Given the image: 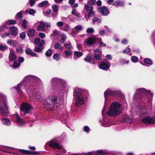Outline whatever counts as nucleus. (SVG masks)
Returning <instances> with one entry per match:
<instances>
[{"instance_id": "31", "label": "nucleus", "mask_w": 155, "mask_h": 155, "mask_svg": "<svg viewBox=\"0 0 155 155\" xmlns=\"http://www.w3.org/2000/svg\"><path fill=\"white\" fill-rule=\"evenodd\" d=\"M92 21L93 22V23L94 24L96 22L98 23H100L101 22V19L97 17L94 18L92 19Z\"/></svg>"}, {"instance_id": "33", "label": "nucleus", "mask_w": 155, "mask_h": 155, "mask_svg": "<svg viewBox=\"0 0 155 155\" xmlns=\"http://www.w3.org/2000/svg\"><path fill=\"white\" fill-rule=\"evenodd\" d=\"M8 48V47L5 45H0V50L2 51L5 50Z\"/></svg>"}, {"instance_id": "26", "label": "nucleus", "mask_w": 155, "mask_h": 155, "mask_svg": "<svg viewBox=\"0 0 155 155\" xmlns=\"http://www.w3.org/2000/svg\"><path fill=\"white\" fill-rule=\"evenodd\" d=\"M52 8L53 11L54 13H58V11L59 7L56 5H52Z\"/></svg>"}, {"instance_id": "38", "label": "nucleus", "mask_w": 155, "mask_h": 155, "mask_svg": "<svg viewBox=\"0 0 155 155\" xmlns=\"http://www.w3.org/2000/svg\"><path fill=\"white\" fill-rule=\"evenodd\" d=\"M21 152L24 153H31V154H36L37 153L35 152H31L28 150H20Z\"/></svg>"}, {"instance_id": "44", "label": "nucleus", "mask_w": 155, "mask_h": 155, "mask_svg": "<svg viewBox=\"0 0 155 155\" xmlns=\"http://www.w3.org/2000/svg\"><path fill=\"white\" fill-rule=\"evenodd\" d=\"M131 60L134 62H136L138 61V58L135 56H132L131 58Z\"/></svg>"}, {"instance_id": "35", "label": "nucleus", "mask_w": 155, "mask_h": 155, "mask_svg": "<svg viewBox=\"0 0 155 155\" xmlns=\"http://www.w3.org/2000/svg\"><path fill=\"white\" fill-rule=\"evenodd\" d=\"M54 47L55 49H62V47L60 44L58 43H57L54 44Z\"/></svg>"}, {"instance_id": "4", "label": "nucleus", "mask_w": 155, "mask_h": 155, "mask_svg": "<svg viewBox=\"0 0 155 155\" xmlns=\"http://www.w3.org/2000/svg\"><path fill=\"white\" fill-rule=\"evenodd\" d=\"M150 93V91H146L144 88H139L137 90L135 96L136 98L141 100L143 101L145 100V99H143V96L149 94Z\"/></svg>"}, {"instance_id": "21", "label": "nucleus", "mask_w": 155, "mask_h": 155, "mask_svg": "<svg viewBox=\"0 0 155 155\" xmlns=\"http://www.w3.org/2000/svg\"><path fill=\"white\" fill-rule=\"evenodd\" d=\"M35 30L34 29H29L28 33V36L31 38L33 37L34 35Z\"/></svg>"}, {"instance_id": "42", "label": "nucleus", "mask_w": 155, "mask_h": 155, "mask_svg": "<svg viewBox=\"0 0 155 155\" xmlns=\"http://www.w3.org/2000/svg\"><path fill=\"white\" fill-rule=\"evenodd\" d=\"M86 31L88 33H92L94 32V30L93 28H89L87 29Z\"/></svg>"}, {"instance_id": "19", "label": "nucleus", "mask_w": 155, "mask_h": 155, "mask_svg": "<svg viewBox=\"0 0 155 155\" xmlns=\"http://www.w3.org/2000/svg\"><path fill=\"white\" fill-rule=\"evenodd\" d=\"M147 109V107L145 106L142 107L140 109V116H142V115H145L147 114L148 111Z\"/></svg>"}, {"instance_id": "15", "label": "nucleus", "mask_w": 155, "mask_h": 155, "mask_svg": "<svg viewBox=\"0 0 155 155\" xmlns=\"http://www.w3.org/2000/svg\"><path fill=\"white\" fill-rule=\"evenodd\" d=\"M14 118H15L17 123L19 125H22L24 123V121L22 120L21 119L18 114H15L14 116Z\"/></svg>"}, {"instance_id": "30", "label": "nucleus", "mask_w": 155, "mask_h": 155, "mask_svg": "<svg viewBox=\"0 0 155 155\" xmlns=\"http://www.w3.org/2000/svg\"><path fill=\"white\" fill-rule=\"evenodd\" d=\"M20 65V63H19V62L18 61L16 60L14 62L13 67L14 68H18Z\"/></svg>"}, {"instance_id": "23", "label": "nucleus", "mask_w": 155, "mask_h": 155, "mask_svg": "<svg viewBox=\"0 0 155 155\" xmlns=\"http://www.w3.org/2000/svg\"><path fill=\"white\" fill-rule=\"evenodd\" d=\"M75 0H69L68 3L71 5L72 7H75L78 6V4L74 3L75 2Z\"/></svg>"}, {"instance_id": "50", "label": "nucleus", "mask_w": 155, "mask_h": 155, "mask_svg": "<svg viewBox=\"0 0 155 155\" xmlns=\"http://www.w3.org/2000/svg\"><path fill=\"white\" fill-rule=\"evenodd\" d=\"M51 10H49L45 12H44V15L46 16H48L51 13Z\"/></svg>"}, {"instance_id": "39", "label": "nucleus", "mask_w": 155, "mask_h": 155, "mask_svg": "<svg viewBox=\"0 0 155 155\" xmlns=\"http://www.w3.org/2000/svg\"><path fill=\"white\" fill-rule=\"evenodd\" d=\"M96 0H88L87 3L91 5H94L96 3Z\"/></svg>"}, {"instance_id": "16", "label": "nucleus", "mask_w": 155, "mask_h": 155, "mask_svg": "<svg viewBox=\"0 0 155 155\" xmlns=\"http://www.w3.org/2000/svg\"><path fill=\"white\" fill-rule=\"evenodd\" d=\"M25 53L28 55H30L32 56L36 57V54L30 48H27L25 50Z\"/></svg>"}, {"instance_id": "2", "label": "nucleus", "mask_w": 155, "mask_h": 155, "mask_svg": "<svg viewBox=\"0 0 155 155\" xmlns=\"http://www.w3.org/2000/svg\"><path fill=\"white\" fill-rule=\"evenodd\" d=\"M121 111L120 104L117 102H115L112 104L107 112V114L110 116H115L120 114Z\"/></svg>"}, {"instance_id": "8", "label": "nucleus", "mask_w": 155, "mask_h": 155, "mask_svg": "<svg viewBox=\"0 0 155 155\" xmlns=\"http://www.w3.org/2000/svg\"><path fill=\"white\" fill-rule=\"evenodd\" d=\"M31 110L30 106L26 103H24L21 106V110L24 114L28 113Z\"/></svg>"}, {"instance_id": "58", "label": "nucleus", "mask_w": 155, "mask_h": 155, "mask_svg": "<svg viewBox=\"0 0 155 155\" xmlns=\"http://www.w3.org/2000/svg\"><path fill=\"white\" fill-rule=\"evenodd\" d=\"M61 80L60 79L56 78H53L52 80V81L54 83L55 82H59Z\"/></svg>"}, {"instance_id": "18", "label": "nucleus", "mask_w": 155, "mask_h": 155, "mask_svg": "<svg viewBox=\"0 0 155 155\" xmlns=\"http://www.w3.org/2000/svg\"><path fill=\"white\" fill-rule=\"evenodd\" d=\"M1 120L2 124L8 126L11 124L10 120L8 119L7 118H2Z\"/></svg>"}, {"instance_id": "62", "label": "nucleus", "mask_w": 155, "mask_h": 155, "mask_svg": "<svg viewBox=\"0 0 155 155\" xmlns=\"http://www.w3.org/2000/svg\"><path fill=\"white\" fill-rule=\"evenodd\" d=\"M45 44V41L43 40H41L40 41V43H39V45L41 46H43Z\"/></svg>"}, {"instance_id": "34", "label": "nucleus", "mask_w": 155, "mask_h": 155, "mask_svg": "<svg viewBox=\"0 0 155 155\" xmlns=\"http://www.w3.org/2000/svg\"><path fill=\"white\" fill-rule=\"evenodd\" d=\"M144 61L145 63L151 65L152 63L151 60L149 58H145L144 59Z\"/></svg>"}, {"instance_id": "46", "label": "nucleus", "mask_w": 155, "mask_h": 155, "mask_svg": "<svg viewBox=\"0 0 155 155\" xmlns=\"http://www.w3.org/2000/svg\"><path fill=\"white\" fill-rule=\"evenodd\" d=\"M64 46L66 48L68 49H70L72 48L71 44L70 43L65 44Z\"/></svg>"}, {"instance_id": "11", "label": "nucleus", "mask_w": 155, "mask_h": 155, "mask_svg": "<svg viewBox=\"0 0 155 155\" xmlns=\"http://www.w3.org/2000/svg\"><path fill=\"white\" fill-rule=\"evenodd\" d=\"M99 39L94 36L88 38L86 40V42L87 45H91L93 44L96 41H97Z\"/></svg>"}, {"instance_id": "22", "label": "nucleus", "mask_w": 155, "mask_h": 155, "mask_svg": "<svg viewBox=\"0 0 155 155\" xmlns=\"http://www.w3.org/2000/svg\"><path fill=\"white\" fill-rule=\"evenodd\" d=\"M26 12L29 13V14L34 16V15L36 13V11L34 9H28L26 10Z\"/></svg>"}, {"instance_id": "41", "label": "nucleus", "mask_w": 155, "mask_h": 155, "mask_svg": "<svg viewBox=\"0 0 155 155\" xmlns=\"http://www.w3.org/2000/svg\"><path fill=\"white\" fill-rule=\"evenodd\" d=\"M62 38L61 39V43H63L64 42L65 39L66 38V36L64 35H61Z\"/></svg>"}, {"instance_id": "52", "label": "nucleus", "mask_w": 155, "mask_h": 155, "mask_svg": "<svg viewBox=\"0 0 155 155\" xmlns=\"http://www.w3.org/2000/svg\"><path fill=\"white\" fill-rule=\"evenodd\" d=\"M129 46L124 50L123 52L124 54H128L130 51V48H129Z\"/></svg>"}, {"instance_id": "55", "label": "nucleus", "mask_w": 155, "mask_h": 155, "mask_svg": "<svg viewBox=\"0 0 155 155\" xmlns=\"http://www.w3.org/2000/svg\"><path fill=\"white\" fill-rule=\"evenodd\" d=\"M83 129L85 132L89 133V131L90 130V128L88 126H85L84 127Z\"/></svg>"}, {"instance_id": "1", "label": "nucleus", "mask_w": 155, "mask_h": 155, "mask_svg": "<svg viewBox=\"0 0 155 155\" xmlns=\"http://www.w3.org/2000/svg\"><path fill=\"white\" fill-rule=\"evenodd\" d=\"M40 82V80L37 77L29 75L25 78L23 81L19 83L16 87V89L17 92L22 94V91L21 89H25L26 90L31 97H32L35 101H39L42 98V96L38 93L33 92L31 94L30 91L28 90L32 89L33 88L34 86L36 85V84Z\"/></svg>"}, {"instance_id": "64", "label": "nucleus", "mask_w": 155, "mask_h": 155, "mask_svg": "<svg viewBox=\"0 0 155 155\" xmlns=\"http://www.w3.org/2000/svg\"><path fill=\"white\" fill-rule=\"evenodd\" d=\"M35 42L37 44H39L40 41V39L39 38H36L35 40Z\"/></svg>"}, {"instance_id": "5", "label": "nucleus", "mask_w": 155, "mask_h": 155, "mask_svg": "<svg viewBox=\"0 0 155 155\" xmlns=\"http://www.w3.org/2000/svg\"><path fill=\"white\" fill-rule=\"evenodd\" d=\"M40 25L38 26L37 30L41 31H45L48 33L49 32L48 28H50L51 27V24L48 22H44L43 21H40Z\"/></svg>"}, {"instance_id": "45", "label": "nucleus", "mask_w": 155, "mask_h": 155, "mask_svg": "<svg viewBox=\"0 0 155 155\" xmlns=\"http://www.w3.org/2000/svg\"><path fill=\"white\" fill-rule=\"evenodd\" d=\"M57 101V98L56 97H52L51 101L53 104H56V102Z\"/></svg>"}, {"instance_id": "63", "label": "nucleus", "mask_w": 155, "mask_h": 155, "mask_svg": "<svg viewBox=\"0 0 155 155\" xmlns=\"http://www.w3.org/2000/svg\"><path fill=\"white\" fill-rule=\"evenodd\" d=\"M39 36L41 38H45V34L43 33H39Z\"/></svg>"}, {"instance_id": "28", "label": "nucleus", "mask_w": 155, "mask_h": 155, "mask_svg": "<svg viewBox=\"0 0 155 155\" xmlns=\"http://www.w3.org/2000/svg\"><path fill=\"white\" fill-rule=\"evenodd\" d=\"M124 4V3L123 2H121L119 1L115 2L113 4V5L116 7L120 5L123 6Z\"/></svg>"}, {"instance_id": "40", "label": "nucleus", "mask_w": 155, "mask_h": 155, "mask_svg": "<svg viewBox=\"0 0 155 155\" xmlns=\"http://www.w3.org/2000/svg\"><path fill=\"white\" fill-rule=\"evenodd\" d=\"M58 34V31L55 30L53 31V33L51 35V36H54V37L57 36Z\"/></svg>"}, {"instance_id": "47", "label": "nucleus", "mask_w": 155, "mask_h": 155, "mask_svg": "<svg viewBox=\"0 0 155 155\" xmlns=\"http://www.w3.org/2000/svg\"><path fill=\"white\" fill-rule=\"evenodd\" d=\"M69 29V26L68 25H65L62 28V29L66 31H67Z\"/></svg>"}, {"instance_id": "6", "label": "nucleus", "mask_w": 155, "mask_h": 155, "mask_svg": "<svg viewBox=\"0 0 155 155\" xmlns=\"http://www.w3.org/2000/svg\"><path fill=\"white\" fill-rule=\"evenodd\" d=\"M84 91L81 89H78V105L84 104Z\"/></svg>"}, {"instance_id": "12", "label": "nucleus", "mask_w": 155, "mask_h": 155, "mask_svg": "<svg viewBox=\"0 0 155 155\" xmlns=\"http://www.w3.org/2000/svg\"><path fill=\"white\" fill-rule=\"evenodd\" d=\"M49 145L50 147H53L56 149H60L61 148V147L55 140L51 141L49 144Z\"/></svg>"}, {"instance_id": "59", "label": "nucleus", "mask_w": 155, "mask_h": 155, "mask_svg": "<svg viewBox=\"0 0 155 155\" xmlns=\"http://www.w3.org/2000/svg\"><path fill=\"white\" fill-rule=\"evenodd\" d=\"M6 26L5 25L0 26V32H2L5 29Z\"/></svg>"}, {"instance_id": "29", "label": "nucleus", "mask_w": 155, "mask_h": 155, "mask_svg": "<svg viewBox=\"0 0 155 155\" xmlns=\"http://www.w3.org/2000/svg\"><path fill=\"white\" fill-rule=\"evenodd\" d=\"M16 21L15 20H8L6 23L7 25H14L15 24Z\"/></svg>"}, {"instance_id": "60", "label": "nucleus", "mask_w": 155, "mask_h": 155, "mask_svg": "<svg viewBox=\"0 0 155 155\" xmlns=\"http://www.w3.org/2000/svg\"><path fill=\"white\" fill-rule=\"evenodd\" d=\"M59 54H54L53 56V58L55 59H58L59 58Z\"/></svg>"}, {"instance_id": "14", "label": "nucleus", "mask_w": 155, "mask_h": 155, "mask_svg": "<svg viewBox=\"0 0 155 155\" xmlns=\"http://www.w3.org/2000/svg\"><path fill=\"white\" fill-rule=\"evenodd\" d=\"M82 13L84 14V17L87 19V21L89 19V17H92L94 15V12L93 10L89 11L87 13V16L86 15V14L84 12V11L83 10Z\"/></svg>"}, {"instance_id": "48", "label": "nucleus", "mask_w": 155, "mask_h": 155, "mask_svg": "<svg viewBox=\"0 0 155 155\" xmlns=\"http://www.w3.org/2000/svg\"><path fill=\"white\" fill-rule=\"evenodd\" d=\"M42 49V48L39 47H35V48L34 51L36 52H39L41 51Z\"/></svg>"}, {"instance_id": "24", "label": "nucleus", "mask_w": 155, "mask_h": 155, "mask_svg": "<svg viewBox=\"0 0 155 155\" xmlns=\"http://www.w3.org/2000/svg\"><path fill=\"white\" fill-rule=\"evenodd\" d=\"M65 55L64 58H69L71 55H72L71 52L68 50H66L64 51Z\"/></svg>"}, {"instance_id": "9", "label": "nucleus", "mask_w": 155, "mask_h": 155, "mask_svg": "<svg viewBox=\"0 0 155 155\" xmlns=\"http://www.w3.org/2000/svg\"><path fill=\"white\" fill-rule=\"evenodd\" d=\"M110 66V65L109 62L106 60H105L104 61L102 62L99 65L100 68L102 70H108Z\"/></svg>"}, {"instance_id": "17", "label": "nucleus", "mask_w": 155, "mask_h": 155, "mask_svg": "<svg viewBox=\"0 0 155 155\" xmlns=\"http://www.w3.org/2000/svg\"><path fill=\"white\" fill-rule=\"evenodd\" d=\"M11 31L10 34L12 35H16L18 34V29L15 26H12L10 28Z\"/></svg>"}, {"instance_id": "10", "label": "nucleus", "mask_w": 155, "mask_h": 155, "mask_svg": "<svg viewBox=\"0 0 155 155\" xmlns=\"http://www.w3.org/2000/svg\"><path fill=\"white\" fill-rule=\"evenodd\" d=\"M98 10L103 15L106 16L109 13V10L105 6L99 7Z\"/></svg>"}, {"instance_id": "20", "label": "nucleus", "mask_w": 155, "mask_h": 155, "mask_svg": "<svg viewBox=\"0 0 155 155\" xmlns=\"http://www.w3.org/2000/svg\"><path fill=\"white\" fill-rule=\"evenodd\" d=\"M92 153L89 152L86 154V155H91ZM106 153L102 150H99L97 151L95 153V155H105Z\"/></svg>"}, {"instance_id": "56", "label": "nucleus", "mask_w": 155, "mask_h": 155, "mask_svg": "<svg viewBox=\"0 0 155 155\" xmlns=\"http://www.w3.org/2000/svg\"><path fill=\"white\" fill-rule=\"evenodd\" d=\"M57 25L58 27H61L64 25V23L62 21H59L57 23Z\"/></svg>"}, {"instance_id": "61", "label": "nucleus", "mask_w": 155, "mask_h": 155, "mask_svg": "<svg viewBox=\"0 0 155 155\" xmlns=\"http://www.w3.org/2000/svg\"><path fill=\"white\" fill-rule=\"evenodd\" d=\"M29 2L31 6H32L35 3V0H29Z\"/></svg>"}, {"instance_id": "27", "label": "nucleus", "mask_w": 155, "mask_h": 155, "mask_svg": "<svg viewBox=\"0 0 155 155\" xmlns=\"http://www.w3.org/2000/svg\"><path fill=\"white\" fill-rule=\"evenodd\" d=\"M94 59V57L92 56H91L90 55H88L87 57L85 58V61L88 62H91V61Z\"/></svg>"}, {"instance_id": "53", "label": "nucleus", "mask_w": 155, "mask_h": 155, "mask_svg": "<svg viewBox=\"0 0 155 155\" xmlns=\"http://www.w3.org/2000/svg\"><path fill=\"white\" fill-rule=\"evenodd\" d=\"M20 38L22 39H24L26 36V34L25 32H23L21 33L20 34Z\"/></svg>"}, {"instance_id": "43", "label": "nucleus", "mask_w": 155, "mask_h": 155, "mask_svg": "<svg viewBox=\"0 0 155 155\" xmlns=\"http://www.w3.org/2000/svg\"><path fill=\"white\" fill-rule=\"evenodd\" d=\"M52 51L51 50L49 49L45 53V54L47 56H50L51 55Z\"/></svg>"}, {"instance_id": "49", "label": "nucleus", "mask_w": 155, "mask_h": 155, "mask_svg": "<svg viewBox=\"0 0 155 155\" xmlns=\"http://www.w3.org/2000/svg\"><path fill=\"white\" fill-rule=\"evenodd\" d=\"M22 13V11H21L20 12H18V13L16 16H17V18L18 19H21L22 18V17L21 16Z\"/></svg>"}, {"instance_id": "37", "label": "nucleus", "mask_w": 155, "mask_h": 155, "mask_svg": "<svg viewBox=\"0 0 155 155\" xmlns=\"http://www.w3.org/2000/svg\"><path fill=\"white\" fill-rule=\"evenodd\" d=\"M95 58L97 60H100L102 57V55L100 54H95L94 55Z\"/></svg>"}, {"instance_id": "54", "label": "nucleus", "mask_w": 155, "mask_h": 155, "mask_svg": "<svg viewBox=\"0 0 155 155\" xmlns=\"http://www.w3.org/2000/svg\"><path fill=\"white\" fill-rule=\"evenodd\" d=\"M120 62L121 64H127L128 62V61H127L124 59H121L120 60Z\"/></svg>"}, {"instance_id": "3", "label": "nucleus", "mask_w": 155, "mask_h": 155, "mask_svg": "<svg viewBox=\"0 0 155 155\" xmlns=\"http://www.w3.org/2000/svg\"><path fill=\"white\" fill-rule=\"evenodd\" d=\"M8 106L7 100L5 96L0 94V115L5 116L8 113Z\"/></svg>"}, {"instance_id": "7", "label": "nucleus", "mask_w": 155, "mask_h": 155, "mask_svg": "<svg viewBox=\"0 0 155 155\" xmlns=\"http://www.w3.org/2000/svg\"><path fill=\"white\" fill-rule=\"evenodd\" d=\"M141 121L147 124H153L155 123V118L153 117L148 116L141 119Z\"/></svg>"}, {"instance_id": "36", "label": "nucleus", "mask_w": 155, "mask_h": 155, "mask_svg": "<svg viewBox=\"0 0 155 155\" xmlns=\"http://www.w3.org/2000/svg\"><path fill=\"white\" fill-rule=\"evenodd\" d=\"M85 8L87 11H90L93 10V7L92 6H90L87 5H86L85 6Z\"/></svg>"}, {"instance_id": "13", "label": "nucleus", "mask_w": 155, "mask_h": 155, "mask_svg": "<svg viewBox=\"0 0 155 155\" xmlns=\"http://www.w3.org/2000/svg\"><path fill=\"white\" fill-rule=\"evenodd\" d=\"M116 94V92L112 91L111 90L107 89L104 93V97L105 98V106L107 103V96L112 95Z\"/></svg>"}, {"instance_id": "51", "label": "nucleus", "mask_w": 155, "mask_h": 155, "mask_svg": "<svg viewBox=\"0 0 155 155\" xmlns=\"http://www.w3.org/2000/svg\"><path fill=\"white\" fill-rule=\"evenodd\" d=\"M27 22L25 20H23L22 23V26L24 28H25L27 26Z\"/></svg>"}, {"instance_id": "57", "label": "nucleus", "mask_w": 155, "mask_h": 155, "mask_svg": "<svg viewBox=\"0 0 155 155\" xmlns=\"http://www.w3.org/2000/svg\"><path fill=\"white\" fill-rule=\"evenodd\" d=\"M99 40H97V41H98L99 42L100 45L103 46L105 47L106 46V44H105L104 43H103V42L101 41V38H99Z\"/></svg>"}, {"instance_id": "32", "label": "nucleus", "mask_w": 155, "mask_h": 155, "mask_svg": "<svg viewBox=\"0 0 155 155\" xmlns=\"http://www.w3.org/2000/svg\"><path fill=\"white\" fill-rule=\"evenodd\" d=\"M48 3V1H44L41 3L39 4L38 6L39 7H42L46 5Z\"/></svg>"}, {"instance_id": "25", "label": "nucleus", "mask_w": 155, "mask_h": 155, "mask_svg": "<svg viewBox=\"0 0 155 155\" xmlns=\"http://www.w3.org/2000/svg\"><path fill=\"white\" fill-rule=\"evenodd\" d=\"M9 58L12 61L15 60L16 58V56L13 52H10L9 55Z\"/></svg>"}]
</instances>
